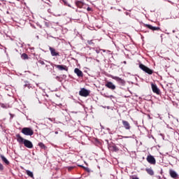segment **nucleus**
Returning <instances> with one entry per match:
<instances>
[{
  "label": "nucleus",
  "mask_w": 179,
  "mask_h": 179,
  "mask_svg": "<svg viewBox=\"0 0 179 179\" xmlns=\"http://www.w3.org/2000/svg\"><path fill=\"white\" fill-rule=\"evenodd\" d=\"M45 26L46 27H50V23L48 22H45Z\"/></svg>",
  "instance_id": "c85d7f7f"
},
{
  "label": "nucleus",
  "mask_w": 179,
  "mask_h": 179,
  "mask_svg": "<svg viewBox=\"0 0 179 179\" xmlns=\"http://www.w3.org/2000/svg\"><path fill=\"white\" fill-rule=\"evenodd\" d=\"M26 173H27V176H29V177H31V178H33V177H34L33 175V172H31L29 170H27Z\"/></svg>",
  "instance_id": "4be33fe9"
},
{
  "label": "nucleus",
  "mask_w": 179,
  "mask_h": 179,
  "mask_svg": "<svg viewBox=\"0 0 179 179\" xmlns=\"http://www.w3.org/2000/svg\"><path fill=\"white\" fill-rule=\"evenodd\" d=\"M38 63L41 64V65H45V63L43 60H39Z\"/></svg>",
  "instance_id": "bb28decb"
},
{
  "label": "nucleus",
  "mask_w": 179,
  "mask_h": 179,
  "mask_svg": "<svg viewBox=\"0 0 179 179\" xmlns=\"http://www.w3.org/2000/svg\"><path fill=\"white\" fill-rule=\"evenodd\" d=\"M111 78L114 80H116V82L120 85V86H125V85L127 84V82H125L124 79L118 76H112Z\"/></svg>",
  "instance_id": "7ed1b4c3"
},
{
  "label": "nucleus",
  "mask_w": 179,
  "mask_h": 179,
  "mask_svg": "<svg viewBox=\"0 0 179 179\" xmlns=\"http://www.w3.org/2000/svg\"><path fill=\"white\" fill-rule=\"evenodd\" d=\"M122 122L125 129H127V131H129V129H131V124H129V122L128 121L122 120Z\"/></svg>",
  "instance_id": "9b49d317"
},
{
  "label": "nucleus",
  "mask_w": 179,
  "mask_h": 179,
  "mask_svg": "<svg viewBox=\"0 0 179 179\" xmlns=\"http://www.w3.org/2000/svg\"><path fill=\"white\" fill-rule=\"evenodd\" d=\"M87 43H88V44L90 45H93V41H87Z\"/></svg>",
  "instance_id": "c756f323"
},
{
  "label": "nucleus",
  "mask_w": 179,
  "mask_h": 179,
  "mask_svg": "<svg viewBox=\"0 0 179 179\" xmlns=\"http://www.w3.org/2000/svg\"><path fill=\"white\" fill-rule=\"evenodd\" d=\"M108 131H110V129H108Z\"/></svg>",
  "instance_id": "58836bf2"
},
{
  "label": "nucleus",
  "mask_w": 179,
  "mask_h": 179,
  "mask_svg": "<svg viewBox=\"0 0 179 179\" xmlns=\"http://www.w3.org/2000/svg\"><path fill=\"white\" fill-rule=\"evenodd\" d=\"M124 64H127V62L124 61Z\"/></svg>",
  "instance_id": "4c0bfd02"
},
{
  "label": "nucleus",
  "mask_w": 179,
  "mask_h": 179,
  "mask_svg": "<svg viewBox=\"0 0 179 179\" xmlns=\"http://www.w3.org/2000/svg\"><path fill=\"white\" fill-rule=\"evenodd\" d=\"M61 1H63V3H64V5H66V6H69V8H71V5L68 3V1H66V0H61Z\"/></svg>",
  "instance_id": "b1692460"
},
{
  "label": "nucleus",
  "mask_w": 179,
  "mask_h": 179,
  "mask_svg": "<svg viewBox=\"0 0 179 179\" xmlns=\"http://www.w3.org/2000/svg\"><path fill=\"white\" fill-rule=\"evenodd\" d=\"M1 107H2L3 108H6V106L5 104H2V105H1Z\"/></svg>",
  "instance_id": "473e14b6"
},
{
  "label": "nucleus",
  "mask_w": 179,
  "mask_h": 179,
  "mask_svg": "<svg viewBox=\"0 0 179 179\" xmlns=\"http://www.w3.org/2000/svg\"><path fill=\"white\" fill-rule=\"evenodd\" d=\"M74 73H76L77 76H78V78H83V72H82V71H80V69L76 68L74 69Z\"/></svg>",
  "instance_id": "4468645a"
},
{
  "label": "nucleus",
  "mask_w": 179,
  "mask_h": 179,
  "mask_svg": "<svg viewBox=\"0 0 179 179\" xmlns=\"http://www.w3.org/2000/svg\"><path fill=\"white\" fill-rule=\"evenodd\" d=\"M49 50L50 51L51 55L52 57H59V52L55 51V50L54 49V48L52 47H49Z\"/></svg>",
  "instance_id": "9d476101"
},
{
  "label": "nucleus",
  "mask_w": 179,
  "mask_h": 179,
  "mask_svg": "<svg viewBox=\"0 0 179 179\" xmlns=\"http://www.w3.org/2000/svg\"><path fill=\"white\" fill-rule=\"evenodd\" d=\"M169 174H170L171 178H175V179L178 178V173L173 169L169 170Z\"/></svg>",
  "instance_id": "f8f14e48"
},
{
  "label": "nucleus",
  "mask_w": 179,
  "mask_h": 179,
  "mask_svg": "<svg viewBox=\"0 0 179 179\" xmlns=\"http://www.w3.org/2000/svg\"><path fill=\"white\" fill-rule=\"evenodd\" d=\"M16 137L17 141L19 143H24V141H26V139L23 138V137L20 136V134H17Z\"/></svg>",
  "instance_id": "dca6fc26"
},
{
  "label": "nucleus",
  "mask_w": 179,
  "mask_h": 179,
  "mask_svg": "<svg viewBox=\"0 0 179 179\" xmlns=\"http://www.w3.org/2000/svg\"><path fill=\"white\" fill-rule=\"evenodd\" d=\"M21 132L27 136H31L34 134V131H33V129H31L30 127L22 128Z\"/></svg>",
  "instance_id": "f03ea898"
},
{
  "label": "nucleus",
  "mask_w": 179,
  "mask_h": 179,
  "mask_svg": "<svg viewBox=\"0 0 179 179\" xmlns=\"http://www.w3.org/2000/svg\"><path fill=\"white\" fill-rule=\"evenodd\" d=\"M80 167H83V169H85L86 171H87L89 173V171H90V169L89 168H85V166L80 165Z\"/></svg>",
  "instance_id": "cd10ccee"
},
{
  "label": "nucleus",
  "mask_w": 179,
  "mask_h": 179,
  "mask_svg": "<svg viewBox=\"0 0 179 179\" xmlns=\"http://www.w3.org/2000/svg\"><path fill=\"white\" fill-rule=\"evenodd\" d=\"M0 157L2 160V162H3V163H5V164H7V166H9V164H10V162H9V161L8 160V159H6V157H5V156L3 155H0Z\"/></svg>",
  "instance_id": "f3484780"
},
{
  "label": "nucleus",
  "mask_w": 179,
  "mask_h": 179,
  "mask_svg": "<svg viewBox=\"0 0 179 179\" xmlns=\"http://www.w3.org/2000/svg\"><path fill=\"white\" fill-rule=\"evenodd\" d=\"M24 85V87H28V89H31V85L28 81H25Z\"/></svg>",
  "instance_id": "aec40b11"
},
{
  "label": "nucleus",
  "mask_w": 179,
  "mask_h": 179,
  "mask_svg": "<svg viewBox=\"0 0 179 179\" xmlns=\"http://www.w3.org/2000/svg\"><path fill=\"white\" fill-rule=\"evenodd\" d=\"M103 96H104V97H108V98L110 97V96L106 95V94H104Z\"/></svg>",
  "instance_id": "f704fd0d"
},
{
  "label": "nucleus",
  "mask_w": 179,
  "mask_h": 179,
  "mask_svg": "<svg viewBox=\"0 0 179 179\" xmlns=\"http://www.w3.org/2000/svg\"><path fill=\"white\" fill-rule=\"evenodd\" d=\"M151 87L153 93H156V94H160V90L157 87V85L152 83Z\"/></svg>",
  "instance_id": "6e6552de"
},
{
  "label": "nucleus",
  "mask_w": 179,
  "mask_h": 179,
  "mask_svg": "<svg viewBox=\"0 0 179 179\" xmlns=\"http://www.w3.org/2000/svg\"><path fill=\"white\" fill-rule=\"evenodd\" d=\"M67 169L69 170V171H71V170H73V169H75L74 166H67Z\"/></svg>",
  "instance_id": "a878e982"
},
{
  "label": "nucleus",
  "mask_w": 179,
  "mask_h": 179,
  "mask_svg": "<svg viewBox=\"0 0 179 179\" xmlns=\"http://www.w3.org/2000/svg\"><path fill=\"white\" fill-rule=\"evenodd\" d=\"M146 171H147L148 174H149L150 176H153L155 174V172L153 171V169H147Z\"/></svg>",
  "instance_id": "a211bd4d"
},
{
  "label": "nucleus",
  "mask_w": 179,
  "mask_h": 179,
  "mask_svg": "<svg viewBox=\"0 0 179 179\" xmlns=\"http://www.w3.org/2000/svg\"><path fill=\"white\" fill-rule=\"evenodd\" d=\"M145 27H148V29H150V30H152V31H159L160 30V27H153L150 24H146Z\"/></svg>",
  "instance_id": "ddd939ff"
},
{
  "label": "nucleus",
  "mask_w": 179,
  "mask_h": 179,
  "mask_svg": "<svg viewBox=\"0 0 179 179\" xmlns=\"http://www.w3.org/2000/svg\"><path fill=\"white\" fill-rule=\"evenodd\" d=\"M17 1H19V0H17Z\"/></svg>",
  "instance_id": "ea45409f"
},
{
  "label": "nucleus",
  "mask_w": 179,
  "mask_h": 179,
  "mask_svg": "<svg viewBox=\"0 0 179 179\" xmlns=\"http://www.w3.org/2000/svg\"><path fill=\"white\" fill-rule=\"evenodd\" d=\"M139 68L141 69V71H143L145 73H148V75H152L153 74V70L150 69L149 67L145 66L143 64H139Z\"/></svg>",
  "instance_id": "f257e3e1"
},
{
  "label": "nucleus",
  "mask_w": 179,
  "mask_h": 179,
  "mask_svg": "<svg viewBox=\"0 0 179 179\" xmlns=\"http://www.w3.org/2000/svg\"><path fill=\"white\" fill-rule=\"evenodd\" d=\"M168 2H170V3H173V2L170 1H168Z\"/></svg>",
  "instance_id": "c9c22d12"
},
{
  "label": "nucleus",
  "mask_w": 179,
  "mask_h": 179,
  "mask_svg": "<svg viewBox=\"0 0 179 179\" xmlns=\"http://www.w3.org/2000/svg\"><path fill=\"white\" fill-rule=\"evenodd\" d=\"M131 179H139V178H138V177H134V178H132Z\"/></svg>",
  "instance_id": "72a5a7b5"
},
{
  "label": "nucleus",
  "mask_w": 179,
  "mask_h": 179,
  "mask_svg": "<svg viewBox=\"0 0 179 179\" xmlns=\"http://www.w3.org/2000/svg\"><path fill=\"white\" fill-rule=\"evenodd\" d=\"M87 10L88 12H90V10H92V8H91L90 7H87Z\"/></svg>",
  "instance_id": "2f4dec72"
},
{
  "label": "nucleus",
  "mask_w": 179,
  "mask_h": 179,
  "mask_svg": "<svg viewBox=\"0 0 179 179\" xmlns=\"http://www.w3.org/2000/svg\"><path fill=\"white\" fill-rule=\"evenodd\" d=\"M96 52H97V54H99V52L98 50H96Z\"/></svg>",
  "instance_id": "e433bc0d"
},
{
  "label": "nucleus",
  "mask_w": 179,
  "mask_h": 179,
  "mask_svg": "<svg viewBox=\"0 0 179 179\" xmlns=\"http://www.w3.org/2000/svg\"><path fill=\"white\" fill-rule=\"evenodd\" d=\"M21 58H22V59H29V55H27V54H26V53H23L21 55Z\"/></svg>",
  "instance_id": "412c9836"
},
{
  "label": "nucleus",
  "mask_w": 179,
  "mask_h": 179,
  "mask_svg": "<svg viewBox=\"0 0 179 179\" xmlns=\"http://www.w3.org/2000/svg\"><path fill=\"white\" fill-rule=\"evenodd\" d=\"M38 145L41 148V149H45L47 147L44 143H38Z\"/></svg>",
  "instance_id": "5701e85b"
},
{
  "label": "nucleus",
  "mask_w": 179,
  "mask_h": 179,
  "mask_svg": "<svg viewBox=\"0 0 179 179\" xmlns=\"http://www.w3.org/2000/svg\"><path fill=\"white\" fill-rule=\"evenodd\" d=\"M76 5L78 6V8H82V6H83V3H82L80 1H76Z\"/></svg>",
  "instance_id": "6ab92c4d"
},
{
  "label": "nucleus",
  "mask_w": 179,
  "mask_h": 179,
  "mask_svg": "<svg viewBox=\"0 0 179 179\" xmlns=\"http://www.w3.org/2000/svg\"><path fill=\"white\" fill-rule=\"evenodd\" d=\"M108 149L109 150H111V152H118V150H120V149L118 148V147H117V145H115V144L109 145Z\"/></svg>",
  "instance_id": "2eb2a0df"
},
{
  "label": "nucleus",
  "mask_w": 179,
  "mask_h": 179,
  "mask_svg": "<svg viewBox=\"0 0 179 179\" xmlns=\"http://www.w3.org/2000/svg\"><path fill=\"white\" fill-rule=\"evenodd\" d=\"M147 162L150 163V164H156V159L154 156L148 155L147 157Z\"/></svg>",
  "instance_id": "1a4fd4ad"
},
{
  "label": "nucleus",
  "mask_w": 179,
  "mask_h": 179,
  "mask_svg": "<svg viewBox=\"0 0 179 179\" xmlns=\"http://www.w3.org/2000/svg\"><path fill=\"white\" fill-rule=\"evenodd\" d=\"M3 165L1 163H0V171H3Z\"/></svg>",
  "instance_id": "393cba45"
},
{
  "label": "nucleus",
  "mask_w": 179,
  "mask_h": 179,
  "mask_svg": "<svg viewBox=\"0 0 179 179\" xmlns=\"http://www.w3.org/2000/svg\"><path fill=\"white\" fill-rule=\"evenodd\" d=\"M105 86L108 89H110V90H115L117 87L115 85H114V83H113L111 81L106 82V83L105 84Z\"/></svg>",
  "instance_id": "39448f33"
},
{
  "label": "nucleus",
  "mask_w": 179,
  "mask_h": 179,
  "mask_svg": "<svg viewBox=\"0 0 179 179\" xmlns=\"http://www.w3.org/2000/svg\"><path fill=\"white\" fill-rule=\"evenodd\" d=\"M55 66L59 71H66L68 72V66L65 65L55 64Z\"/></svg>",
  "instance_id": "0eeeda50"
},
{
  "label": "nucleus",
  "mask_w": 179,
  "mask_h": 179,
  "mask_svg": "<svg viewBox=\"0 0 179 179\" xmlns=\"http://www.w3.org/2000/svg\"><path fill=\"white\" fill-rule=\"evenodd\" d=\"M10 114V120H12L13 118V117H15V115L14 114H12V113H9Z\"/></svg>",
  "instance_id": "7c9ffc66"
},
{
  "label": "nucleus",
  "mask_w": 179,
  "mask_h": 179,
  "mask_svg": "<svg viewBox=\"0 0 179 179\" xmlns=\"http://www.w3.org/2000/svg\"><path fill=\"white\" fill-rule=\"evenodd\" d=\"M79 94L82 96V97H87V96L90 94V91L87 90L86 88H81Z\"/></svg>",
  "instance_id": "20e7f679"
},
{
  "label": "nucleus",
  "mask_w": 179,
  "mask_h": 179,
  "mask_svg": "<svg viewBox=\"0 0 179 179\" xmlns=\"http://www.w3.org/2000/svg\"><path fill=\"white\" fill-rule=\"evenodd\" d=\"M23 144L25 148H27L28 149H33V143H31V141L25 139Z\"/></svg>",
  "instance_id": "423d86ee"
}]
</instances>
